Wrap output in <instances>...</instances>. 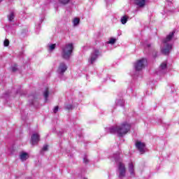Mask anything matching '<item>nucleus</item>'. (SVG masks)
Wrapping results in <instances>:
<instances>
[{"label": "nucleus", "instance_id": "4be33fe9", "mask_svg": "<svg viewBox=\"0 0 179 179\" xmlns=\"http://www.w3.org/2000/svg\"><path fill=\"white\" fill-rule=\"evenodd\" d=\"M69 1L71 0H59V2L62 5H66V3H69Z\"/></svg>", "mask_w": 179, "mask_h": 179}, {"label": "nucleus", "instance_id": "423d86ee", "mask_svg": "<svg viewBox=\"0 0 179 179\" xmlns=\"http://www.w3.org/2000/svg\"><path fill=\"white\" fill-rule=\"evenodd\" d=\"M98 58H99V50H95L91 53V55L90 56V58L88 59V63L90 64L91 65H93V64H94L96 61H97Z\"/></svg>", "mask_w": 179, "mask_h": 179}, {"label": "nucleus", "instance_id": "f03ea898", "mask_svg": "<svg viewBox=\"0 0 179 179\" xmlns=\"http://www.w3.org/2000/svg\"><path fill=\"white\" fill-rule=\"evenodd\" d=\"M175 31L170 32L165 39L163 40L164 48L162 49V52L165 55H169L170 51L173 49V44L171 43V39L174 36Z\"/></svg>", "mask_w": 179, "mask_h": 179}, {"label": "nucleus", "instance_id": "f8f14e48", "mask_svg": "<svg viewBox=\"0 0 179 179\" xmlns=\"http://www.w3.org/2000/svg\"><path fill=\"white\" fill-rule=\"evenodd\" d=\"M134 3L139 6V8H143V6L146 3L145 0H134Z\"/></svg>", "mask_w": 179, "mask_h": 179}, {"label": "nucleus", "instance_id": "9b49d317", "mask_svg": "<svg viewBox=\"0 0 179 179\" xmlns=\"http://www.w3.org/2000/svg\"><path fill=\"white\" fill-rule=\"evenodd\" d=\"M129 172L130 173V176L131 177L135 176V168L133 162H130L129 164Z\"/></svg>", "mask_w": 179, "mask_h": 179}, {"label": "nucleus", "instance_id": "bb28decb", "mask_svg": "<svg viewBox=\"0 0 179 179\" xmlns=\"http://www.w3.org/2000/svg\"><path fill=\"white\" fill-rule=\"evenodd\" d=\"M58 112V106H56L55 108H54V113H57Z\"/></svg>", "mask_w": 179, "mask_h": 179}, {"label": "nucleus", "instance_id": "412c9836", "mask_svg": "<svg viewBox=\"0 0 179 179\" xmlns=\"http://www.w3.org/2000/svg\"><path fill=\"white\" fill-rule=\"evenodd\" d=\"M48 150V145H44L41 151V153H43V152H47Z\"/></svg>", "mask_w": 179, "mask_h": 179}, {"label": "nucleus", "instance_id": "5701e85b", "mask_svg": "<svg viewBox=\"0 0 179 179\" xmlns=\"http://www.w3.org/2000/svg\"><path fill=\"white\" fill-rule=\"evenodd\" d=\"M4 47H8L9 46V40L6 39L3 42Z\"/></svg>", "mask_w": 179, "mask_h": 179}, {"label": "nucleus", "instance_id": "6ab92c4d", "mask_svg": "<svg viewBox=\"0 0 179 179\" xmlns=\"http://www.w3.org/2000/svg\"><path fill=\"white\" fill-rule=\"evenodd\" d=\"M15 19V14L13 13H10L8 15V20L9 22H13Z\"/></svg>", "mask_w": 179, "mask_h": 179}, {"label": "nucleus", "instance_id": "20e7f679", "mask_svg": "<svg viewBox=\"0 0 179 179\" xmlns=\"http://www.w3.org/2000/svg\"><path fill=\"white\" fill-rule=\"evenodd\" d=\"M73 53V43H69L62 47V57L64 59H71Z\"/></svg>", "mask_w": 179, "mask_h": 179}, {"label": "nucleus", "instance_id": "b1692460", "mask_svg": "<svg viewBox=\"0 0 179 179\" xmlns=\"http://www.w3.org/2000/svg\"><path fill=\"white\" fill-rule=\"evenodd\" d=\"M12 71H13V72H16V71H17V65H14L12 67Z\"/></svg>", "mask_w": 179, "mask_h": 179}, {"label": "nucleus", "instance_id": "6e6552de", "mask_svg": "<svg viewBox=\"0 0 179 179\" xmlns=\"http://www.w3.org/2000/svg\"><path fill=\"white\" fill-rule=\"evenodd\" d=\"M136 148L138 149V150L140 152L141 155H143L145 150V143H143L141 141H136Z\"/></svg>", "mask_w": 179, "mask_h": 179}, {"label": "nucleus", "instance_id": "0eeeda50", "mask_svg": "<svg viewBox=\"0 0 179 179\" xmlns=\"http://www.w3.org/2000/svg\"><path fill=\"white\" fill-rule=\"evenodd\" d=\"M68 69V66L65 62H61L59 64L58 69H57V73L59 75H64L65 72H66V70Z\"/></svg>", "mask_w": 179, "mask_h": 179}, {"label": "nucleus", "instance_id": "c85d7f7f", "mask_svg": "<svg viewBox=\"0 0 179 179\" xmlns=\"http://www.w3.org/2000/svg\"><path fill=\"white\" fill-rule=\"evenodd\" d=\"M2 1H3V0H0V2H2Z\"/></svg>", "mask_w": 179, "mask_h": 179}, {"label": "nucleus", "instance_id": "ddd939ff", "mask_svg": "<svg viewBox=\"0 0 179 179\" xmlns=\"http://www.w3.org/2000/svg\"><path fill=\"white\" fill-rule=\"evenodd\" d=\"M115 103H116V106L119 107H124V106L125 105V101L121 99H117Z\"/></svg>", "mask_w": 179, "mask_h": 179}, {"label": "nucleus", "instance_id": "9d476101", "mask_svg": "<svg viewBox=\"0 0 179 179\" xmlns=\"http://www.w3.org/2000/svg\"><path fill=\"white\" fill-rule=\"evenodd\" d=\"M167 72V63L163 62L160 66L159 70L157 71L158 75H164Z\"/></svg>", "mask_w": 179, "mask_h": 179}, {"label": "nucleus", "instance_id": "2eb2a0df", "mask_svg": "<svg viewBox=\"0 0 179 179\" xmlns=\"http://www.w3.org/2000/svg\"><path fill=\"white\" fill-rule=\"evenodd\" d=\"M20 158L22 162H24L25 160L27 159V153L23 152L20 155Z\"/></svg>", "mask_w": 179, "mask_h": 179}, {"label": "nucleus", "instance_id": "a211bd4d", "mask_svg": "<svg viewBox=\"0 0 179 179\" xmlns=\"http://www.w3.org/2000/svg\"><path fill=\"white\" fill-rule=\"evenodd\" d=\"M116 41H117L116 38H111L109 39V41L107 42V43L111 44L113 45L115 44Z\"/></svg>", "mask_w": 179, "mask_h": 179}, {"label": "nucleus", "instance_id": "a878e982", "mask_svg": "<svg viewBox=\"0 0 179 179\" xmlns=\"http://www.w3.org/2000/svg\"><path fill=\"white\" fill-rule=\"evenodd\" d=\"M66 108L67 110H72V105H71V104L67 105V106H66Z\"/></svg>", "mask_w": 179, "mask_h": 179}, {"label": "nucleus", "instance_id": "dca6fc26", "mask_svg": "<svg viewBox=\"0 0 179 179\" xmlns=\"http://www.w3.org/2000/svg\"><path fill=\"white\" fill-rule=\"evenodd\" d=\"M120 21L122 24H125L128 22V17L127 15H124L122 17Z\"/></svg>", "mask_w": 179, "mask_h": 179}, {"label": "nucleus", "instance_id": "1a4fd4ad", "mask_svg": "<svg viewBox=\"0 0 179 179\" xmlns=\"http://www.w3.org/2000/svg\"><path fill=\"white\" fill-rule=\"evenodd\" d=\"M40 142V134H34L31 137V145H37Z\"/></svg>", "mask_w": 179, "mask_h": 179}, {"label": "nucleus", "instance_id": "393cba45", "mask_svg": "<svg viewBox=\"0 0 179 179\" xmlns=\"http://www.w3.org/2000/svg\"><path fill=\"white\" fill-rule=\"evenodd\" d=\"M83 162L85 163V164H87L89 163V159H87V157H84L83 158Z\"/></svg>", "mask_w": 179, "mask_h": 179}, {"label": "nucleus", "instance_id": "39448f33", "mask_svg": "<svg viewBox=\"0 0 179 179\" xmlns=\"http://www.w3.org/2000/svg\"><path fill=\"white\" fill-rule=\"evenodd\" d=\"M148 64V60L145 58L138 59L136 62L134 63V69L136 72L142 71L145 68V65Z\"/></svg>", "mask_w": 179, "mask_h": 179}, {"label": "nucleus", "instance_id": "7ed1b4c3", "mask_svg": "<svg viewBox=\"0 0 179 179\" xmlns=\"http://www.w3.org/2000/svg\"><path fill=\"white\" fill-rule=\"evenodd\" d=\"M112 160H114L116 163H118V177L119 178H124L126 174L125 165L121 162V158L120 157V152H117L113 155Z\"/></svg>", "mask_w": 179, "mask_h": 179}, {"label": "nucleus", "instance_id": "c756f323", "mask_svg": "<svg viewBox=\"0 0 179 179\" xmlns=\"http://www.w3.org/2000/svg\"><path fill=\"white\" fill-rule=\"evenodd\" d=\"M31 104H34V102H31Z\"/></svg>", "mask_w": 179, "mask_h": 179}, {"label": "nucleus", "instance_id": "f3484780", "mask_svg": "<svg viewBox=\"0 0 179 179\" xmlns=\"http://www.w3.org/2000/svg\"><path fill=\"white\" fill-rule=\"evenodd\" d=\"M57 47V44H50L48 45V50L49 51H54L55 50V48Z\"/></svg>", "mask_w": 179, "mask_h": 179}, {"label": "nucleus", "instance_id": "aec40b11", "mask_svg": "<svg viewBox=\"0 0 179 179\" xmlns=\"http://www.w3.org/2000/svg\"><path fill=\"white\" fill-rule=\"evenodd\" d=\"M80 22V20L79 18H74L73 20V26H78Z\"/></svg>", "mask_w": 179, "mask_h": 179}, {"label": "nucleus", "instance_id": "cd10ccee", "mask_svg": "<svg viewBox=\"0 0 179 179\" xmlns=\"http://www.w3.org/2000/svg\"><path fill=\"white\" fill-rule=\"evenodd\" d=\"M145 47H148L149 48V47H150V44H146L145 45Z\"/></svg>", "mask_w": 179, "mask_h": 179}, {"label": "nucleus", "instance_id": "4468645a", "mask_svg": "<svg viewBox=\"0 0 179 179\" xmlns=\"http://www.w3.org/2000/svg\"><path fill=\"white\" fill-rule=\"evenodd\" d=\"M50 94V92H48V89H45V91L43 92V96L45 98V101L47 103L48 101V95Z\"/></svg>", "mask_w": 179, "mask_h": 179}, {"label": "nucleus", "instance_id": "f257e3e1", "mask_svg": "<svg viewBox=\"0 0 179 179\" xmlns=\"http://www.w3.org/2000/svg\"><path fill=\"white\" fill-rule=\"evenodd\" d=\"M107 132L109 134H116L117 136L122 137L127 135L129 131H131V124L124 122L119 126H112L106 128Z\"/></svg>", "mask_w": 179, "mask_h": 179}]
</instances>
